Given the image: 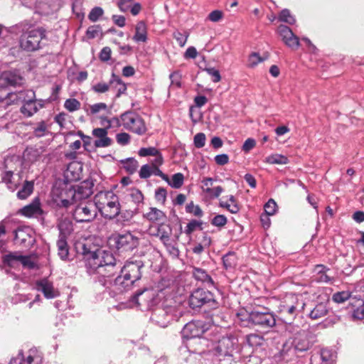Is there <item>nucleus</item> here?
Wrapping results in <instances>:
<instances>
[{
    "instance_id": "0e129e2a",
    "label": "nucleus",
    "mask_w": 364,
    "mask_h": 364,
    "mask_svg": "<svg viewBox=\"0 0 364 364\" xmlns=\"http://www.w3.org/2000/svg\"><path fill=\"white\" fill-rule=\"evenodd\" d=\"M173 37L176 40L178 44L183 47L186 45L188 34V33H182L179 31H176L173 33Z\"/></svg>"
},
{
    "instance_id": "9b49d317",
    "label": "nucleus",
    "mask_w": 364,
    "mask_h": 364,
    "mask_svg": "<svg viewBox=\"0 0 364 364\" xmlns=\"http://www.w3.org/2000/svg\"><path fill=\"white\" fill-rule=\"evenodd\" d=\"M252 311L249 316L250 321L261 328H271L276 323L274 316L267 309Z\"/></svg>"
},
{
    "instance_id": "e2e57ef3",
    "label": "nucleus",
    "mask_w": 364,
    "mask_h": 364,
    "mask_svg": "<svg viewBox=\"0 0 364 364\" xmlns=\"http://www.w3.org/2000/svg\"><path fill=\"white\" fill-rule=\"evenodd\" d=\"M263 60L264 59L261 58L258 53H253L249 56L248 65L251 68H254Z\"/></svg>"
},
{
    "instance_id": "20e7f679",
    "label": "nucleus",
    "mask_w": 364,
    "mask_h": 364,
    "mask_svg": "<svg viewBox=\"0 0 364 364\" xmlns=\"http://www.w3.org/2000/svg\"><path fill=\"white\" fill-rule=\"evenodd\" d=\"M94 203L101 214L107 218H114L120 211L118 197L112 191H100L94 198Z\"/></svg>"
},
{
    "instance_id": "bb28decb",
    "label": "nucleus",
    "mask_w": 364,
    "mask_h": 364,
    "mask_svg": "<svg viewBox=\"0 0 364 364\" xmlns=\"http://www.w3.org/2000/svg\"><path fill=\"white\" fill-rule=\"evenodd\" d=\"M223 197L220 201V206L226 208L231 213L235 214L239 212L240 206L234 196L230 195L227 196V200Z\"/></svg>"
},
{
    "instance_id": "4468645a",
    "label": "nucleus",
    "mask_w": 364,
    "mask_h": 364,
    "mask_svg": "<svg viewBox=\"0 0 364 364\" xmlns=\"http://www.w3.org/2000/svg\"><path fill=\"white\" fill-rule=\"evenodd\" d=\"M93 183L86 180L80 183L76 189H70L68 196H73V200L77 202L85 201L93 193Z\"/></svg>"
},
{
    "instance_id": "f704fd0d",
    "label": "nucleus",
    "mask_w": 364,
    "mask_h": 364,
    "mask_svg": "<svg viewBox=\"0 0 364 364\" xmlns=\"http://www.w3.org/2000/svg\"><path fill=\"white\" fill-rule=\"evenodd\" d=\"M328 312V307L326 303L318 304L309 313V316L313 319H318L324 316Z\"/></svg>"
},
{
    "instance_id": "f257e3e1",
    "label": "nucleus",
    "mask_w": 364,
    "mask_h": 364,
    "mask_svg": "<svg viewBox=\"0 0 364 364\" xmlns=\"http://www.w3.org/2000/svg\"><path fill=\"white\" fill-rule=\"evenodd\" d=\"M161 306L153 309L151 319L165 328L173 319L178 320L189 307L194 311H203L204 297H162Z\"/></svg>"
},
{
    "instance_id": "cd10ccee",
    "label": "nucleus",
    "mask_w": 364,
    "mask_h": 364,
    "mask_svg": "<svg viewBox=\"0 0 364 364\" xmlns=\"http://www.w3.org/2000/svg\"><path fill=\"white\" fill-rule=\"evenodd\" d=\"M3 262L11 269H18L21 265L20 252H10L3 256Z\"/></svg>"
},
{
    "instance_id": "2f4dec72",
    "label": "nucleus",
    "mask_w": 364,
    "mask_h": 364,
    "mask_svg": "<svg viewBox=\"0 0 364 364\" xmlns=\"http://www.w3.org/2000/svg\"><path fill=\"white\" fill-rule=\"evenodd\" d=\"M321 360V364H334L336 359V353L331 349H321L319 354Z\"/></svg>"
},
{
    "instance_id": "a18cd8bd",
    "label": "nucleus",
    "mask_w": 364,
    "mask_h": 364,
    "mask_svg": "<svg viewBox=\"0 0 364 364\" xmlns=\"http://www.w3.org/2000/svg\"><path fill=\"white\" fill-rule=\"evenodd\" d=\"M48 132V127L45 122L42 121L36 124L33 128V134L36 137H42L46 135Z\"/></svg>"
},
{
    "instance_id": "473e14b6",
    "label": "nucleus",
    "mask_w": 364,
    "mask_h": 364,
    "mask_svg": "<svg viewBox=\"0 0 364 364\" xmlns=\"http://www.w3.org/2000/svg\"><path fill=\"white\" fill-rule=\"evenodd\" d=\"M67 240V237H58L57 240L58 253L63 260H66L68 257L69 248Z\"/></svg>"
},
{
    "instance_id": "6e6d98bb",
    "label": "nucleus",
    "mask_w": 364,
    "mask_h": 364,
    "mask_svg": "<svg viewBox=\"0 0 364 364\" xmlns=\"http://www.w3.org/2000/svg\"><path fill=\"white\" fill-rule=\"evenodd\" d=\"M206 141V136L204 133H198L193 138L194 146L198 148H202L205 146Z\"/></svg>"
},
{
    "instance_id": "5701e85b",
    "label": "nucleus",
    "mask_w": 364,
    "mask_h": 364,
    "mask_svg": "<svg viewBox=\"0 0 364 364\" xmlns=\"http://www.w3.org/2000/svg\"><path fill=\"white\" fill-rule=\"evenodd\" d=\"M92 135L96 138L94 142L96 147H107L112 143V140L107 136V131H106V129H94L92 130Z\"/></svg>"
},
{
    "instance_id": "f03ea898",
    "label": "nucleus",
    "mask_w": 364,
    "mask_h": 364,
    "mask_svg": "<svg viewBox=\"0 0 364 364\" xmlns=\"http://www.w3.org/2000/svg\"><path fill=\"white\" fill-rule=\"evenodd\" d=\"M76 248L83 257L89 274H100L102 277L114 274L117 262L111 251L103 249L92 250L82 243H79Z\"/></svg>"
},
{
    "instance_id": "1a4fd4ad",
    "label": "nucleus",
    "mask_w": 364,
    "mask_h": 364,
    "mask_svg": "<svg viewBox=\"0 0 364 364\" xmlns=\"http://www.w3.org/2000/svg\"><path fill=\"white\" fill-rule=\"evenodd\" d=\"M348 301V308L353 311L352 316L355 319H364V300L360 297H331L327 301V304L331 305V303L334 304H343Z\"/></svg>"
},
{
    "instance_id": "f8f14e48",
    "label": "nucleus",
    "mask_w": 364,
    "mask_h": 364,
    "mask_svg": "<svg viewBox=\"0 0 364 364\" xmlns=\"http://www.w3.org/2000/svg\"><path fill=\"white\" fill-rule=\"evenodd\" d=\"M113 240L117 249L122 251H131L139 245V237L130 232L119 234Z\"/></svg>"
},
{
    "instance_id": "e433bc0d",
    "label": "nucleus",
    "mask_w": 364,
    "mask_h": 364,
    "mask_svg": "<svg viewBox=\"0 0 364 364\" xmlns=\"http://www.w3.org/2000/svg\"><path fill=\"white\" fill-rule=\"evenodd\" d=\"M115 285L119 290H127L133 285V282L124 277V274L118 276L115 279Z\"/></svg>"
},
{
    "instance_id": "a211bd4d",
    "label": "nucleus",
    "mask_w": 364,
    "mask_h": 364,
    "mask_svg": "<svg viewBox=\"0 0 364 364\" xmlns=\"http://www.w3.org/2000/svg\"><path fill=\"white\" fill-rule=\"evenodd\" d=\"M233 343L230 338L223 337L219 340L214 348V354L218 357H230L232 355Z\"/></svg>"
},
{
    "instance_id": "864d4df0",
    "label": "nucleus",
    "mask_w": 364,
    "mask_h": 364,
    "mask_svg": "<svg viewBox=\"0 0 364 364\" xmlns=\"http://www.w3.org/2000/svg\"><path fill=\"white\" fill-rule=\"evenodd\" d=\"M318 275L315 278V279L319 282H328L330 281L329 277L323 271L324 267L322 265H318L316 268Z\"/></svg>"
},
{
    "instance_id": "13d9d810",
    "label": "nucleus",
    "mask_w": 364,
    "mask_h": 364,
    "mask_svg": "<svg viewBox=\"0 0 364 364\" xmlns=\"http://www.w3.org/2000/svg\"><path fill=\"white\" fill-rule=\"evenodd\" d=\"M247 343L251 346H261L263 343V338L257 334H251L247 336Z\"/></svg>"
},
{
    "instance_id": "79ce46f5",
    "label": "nucleus",
    "mask_w": 364,
    "mask_h": 364,
    "mask_svg": "<svg viewBox=\"0 0 364 364\" xmlns=\"http://www.w3.org/2000/svg\"><path fill=\"white\" fill-rule=\"evenodd\" d=\"M279 20L282 22H285L288 24L293 25L296 23V19L294 16L291 15L289 9H283L279 15Z\"/></svg>"
},
{
    "instance_id": "aec40b11",
    "label": "nucleus",
    "mask_w": 364,
    "mask_h": 364,
    "mask_svg": "<svg viewBox=\"0 0 364 364\" xmlns=\"http://www.w3.org/2000/svg\"><path fill=\"white\" fill-rule=\"evenodd\" d=\"M9 297L12 304H20L22 309H36L40 306L42 301L41 297Z\"/></svg>"
},
{
    "instance_id": "7ed1b4c3",
    "label": "nucleus",
    "mask_w": 364,
    "mask_h": 364,
    "mask_svg": "<svg viewBox=\"0 0 364 364\" xmlns=\"http://www.w3.org/2000/svg\"><path fill=\"white\" fill-rule=\"evenodd\" d=\"M26 95L28 97V100L26 99V92H10L7 94L6 98H0V103L8 105L9 101L13 103L22 101L24 103L21 107V112L25 117H29L44 107L45 101L43 100H34L35 93L33 91H27Z\"/></svg>"
},
{
    "instance_id": "774afa93",
    "label": "nucleus",
    "mask_w": 364,
    "mask_h": 364,
    "mask_svg": "<svg viewBox=\"0 0 364 364\" xmlns=\"http://www.w3.org/2000/svg\"><path fill=\"white\" fill-rule=\"evenodd\" d=\"M158 153V149L155 147H146V148H141L139 150V155L140 156H148L156 155Z\"/></svg>"
},
{
    "instance_id": "a19ab883",
    "label": "nucleus",
    "mask_w": 364,
    "mask_h": 364,
    "mask_svg": "<svg viewBox=\"0 0 364 364\" xmlns=\"http://www.w3.org/2000/svg\"><path fill=\"white\" fill-rule=\"evenodd\" d=\"M2 181L4 182L7 188L11 191H15L18 187V183L13 181V172L6 171L2 176Z\"/></svg>"
},
{
    "instance_id": "ea45409f",
    "label": "nucleus",
    "mask_w": 364,
    "mask_h": 364,
    "mask_svg": "<svg viewBox=\"0 0 364 364\" xmlns=\"http://www.w3.org/2000/svg\"><path fill=\"white\" fill-rule=\"evenodd\" d=\"M168 183L174 188H179L183 184L184 176L181 173H177L172 176L171 180L168 178V180H166Z\"/></svg>"
},
{
    "instance_id": "4c0bfd02",
    "label": "nucleus",
    "mask_w": 364,
    "mask_h": 364,
    "mask_svg": "<svg viewBox=\"0 0 364 364\" xmlns=\"http://www.w3.org/2000/svg\"><path fill=\"white\" fill-rule=\"evenodd\" d=\"M33 183L30 181H26L22 188L17 193V197L19 199L23 200L28 198L33 192Z\"/></svg>"
},
{
    "instance_id": "69168bd1",
    "label": "nucleus",
    "mask_w": 364,
    "mask_h": 364,
    "mask_svg": "<svg viewBox=\"0 0 364 364\" xmlns=\"http://www.w3.org/2000/svg\"><path fill=\"white\" fill-rule=\"evenodd\" d=\"M227 221V218L225 215H218L213 218L211 223L216 227H223L226 225Z\"/></svg>"
},
{
    "instance_id": "c85d7f7f",
    "label": "nucleus",
    "mask_w": 364,
    "mask_h": 364,
    "mask_svg": "<svg viewBox=\"0 0 364 364\" xmlns=\"http://www.w3.org/2000/svg\"><path fill=\"white\" fill-rule=\"evenodd\" d=\"M36 288L44 294V296H55V291L53 284L47 279H43L36 283Z\"/></svg>"
},
{
    "instance_id": "8fccbe9b",
    "label": "nucleus",
    "mask_w": 364,
    "mask_h": 364,
    "mask_svg": "<svg viewBox=\"0 0 364 364\" xmlns=\"http://www.w3.org/2000/svg\"><path fill=\"white\" fill-rule=\"evenodd\" d=\"M201 225L202 222L193 220L188 223L184 232L186 235H190L197 229H202Z\"/></svg>"
},
{
    "instance_id": "4be33fe9",
    "label": "nucleus",
    "mask_w": 364,
    "mask_h": 364,
    "mask_svg": "<svg viewBox=\"0 0 364 364\" xmlns=\"http://www.w3.org/2000/svg\"><path fill=\"white\" fill-rule=\"evenodd\" d=\"M18 213L27 218L41 215L43 210L41 208L39 199L38 198H35L32 203L20 209Z\"/></svg>"
},
{
    "instance_id": "39448f33",
    "label": "nucleus",
    "mask_w": 364,
    "mask_h": 364,
    "mask_svg": "<svg viewBox=\"0 0 364 364\" xmlns=\"http://www.w3.org/2000/svg\"><path fill=\"white\" fill-rule=\"evenodd\" d=\"M106 304L110 314L133 308H137L141 311L151 309V305H143L139 301V297H109L106 300Z\"/></svg>"
},
{
    "instance_id": "0eeeda50",
    "label": "nucleus",
    "mask_w": 364,
    "mask_h": 364,
    "mask_svg": "<svg viewBox=\"0 0 364 364\" xmlns=\"http://www.w3.org/2000/svg\"><path fill=\"white\" fill-rule=\"evenodd\" d=\"M309 348L310 342L306 333L303 331L296 335L293 341H288L284 343L281 353L283 355L294 354L306 351Z\"/></svg>"
},
{
    "instance_id": "7c9ffc66",
    "label": "nucleus",
    "mask_w": 364,
    "mask_h": 364,
    "mask_svg": "<svg viewBox=\"0 0 364 364\" xmlns=\"http://www.w3.org/2000/svg\"><path fill=\"white\" fill-rule=\"evenodd\" d=\"M133 39L136 42H145L147 39L146 26L144 21L137 23L135 28V34Z\"/></svg>"
},
{
    "instance_id": "a878e982",
    "label": "nucleus",
    "mask_w": 364,
    "mask_h": 364,
    "mask_svg": "<svg viewBox=\"0 0 364 364\" xmlns=\"http://www.w3.org/2000/svg\"><path fill=\"white\" fill-rule=\"evenodd\" d=\"M143 216L147 220L152 223L164 220L166 218V214L162 210L154 207L149 208Z\"/></svg>"
},
{
    "instance_id": "603ef678",
    "label": "nucleus",
    "mask_w": 364,
    "mask_h": 364,
    "mask_svg": "<svg viewBox=\"0 0 364 364\" xmlns=\"http://www.w3.org/2000/svg\"><path fill=\"white\" fill-rule=\"evenodd\" d=\"M169 78L171 80V87H176L177 88L181 86V75L179 72L175 71L170 74Z\"/></svg>"
},
{
    "instance_id": "6e6552de",
    "label": "nucleus",
    "mask_w": 364,
    "mask_h": 364,
    "mask_svg": "<svg viewBox=\"0 0 364 364\" xmlns=\"http://www.w3.org/2000/svg\"><path fill=\"white\" fill-rule=\"evenodd\" d=\"M97 215V207L94 202L90 200L80 202L73 211V217L77 223L90 222Z\"/></svg>"
},
{
    "instance_id": "c756f323",
    "label": "nucleus",
    "mask_w": 364,
    "mask_h": 364,
    "mask_svg": "<svg viewBox=\"0 0 364 364\" xmlns=\"http://www.w3.org/2000/svg\"><path fill=\"white\" fill-rule=\"evenodd\" d=\"M109 85L117 91L116 97H120L122 94H124L127 90L126 84L124 83L121 78L114 73L112 74Z\"/></svg>"
},
{
    "instance_id": "9d476101",
    "label": "nucleus",
    "mask_w": 364,
    "mask_h": 364,
    "mask_svg": "<svg viewBox=\"0 0 364 364\" xmlns=\"http://www.w3.org/2000/svg\"><path fill=\"white\" fill-rule=\"evenodd\" d=\"M121 119L124 127L132 132L142 134L146 132V126L144 120L134 112H125L121 115Z\"/></svg>"
},
{
    "instance_id": "393cba45",
    "label": "nucleus",
    "mask_w": 364,
    "mask_h": 364,
    "mask_svg": "<svg viewBox=\"0 0 364 364\" xmlns=\"http://www.w3.org/2000/svg\"><path fill=\"white\" fill-rule=\"evenodd\" d=\"M59 237H68L73 231V222L69 218H61L58 223Z\"/></svg>"
},
{
    "instance_id": "bf43d9fd",
    "label": "nucleus",
    "mask_w": 364,
    "mask_h": 364,
    "mask_svg": "<svg viewBox=\"0 0 364 364\" xmlns=\"http://www.w3.org/2000/svg\"><path fill=\"white\" fill-rule=\"evenodd\" d=\"M152 173L153 166L148 164H145L141 167L139 174L141 178H148L151 176Z\"/></svg>"
},
{
    "instance_id": "49530a36",
    "label": "nucleus",
    "mask_w": 364,
    "mask_h": 364,
    "mask_svg": "<svg viewBox=\"0 0 364 364\" xmlns=\"http://www.w3.org/2000/svg\"><path fill=\"white\" fill-rule=\"evenodd\" d=\"M124 168L126 169V171L130 173H134L139 166L138 161L134 159H127L124 161Z\"/></svg>"
},
{
    "instance_id": "412c9836",
    "label": "nucleus",
    "mask_w": 364,
    "mask_h": 364,
    "mask_svg": "<svg viewBox=\"0 0 364 364\" xmlns=\"http://www.w3.org/2000/svg\"><path fill=\"white\" fill-rule=\"evenodd\" d=\"M204 333L200 321H191L186 323L183 330V336L187 338L200 337Z\"/></svg>"
},
{
    "instance_id": "2eb2a0df",
    "label": "nucleus",
    "mask_w": 364,
    "mask_h": 364,
    "mask_svg": "<svg viewBox=\"0 0 364 364\" xmlns=\"http://www.w3.org/2000/svg\"><path fill=\"white\" fill-rule=\"evenodd\" d=\"M42 358L36 349L28 352L19 351L16 356L11 358L9 364H41Z\"/></svg>"
},
{
    "instance_id": "09e8293b",
    "label": "nucleus",
    "mask_w": 364,
    "mask_h": 364,
    "mask_svg": "<svg viewBox=\"0 0 364 364\" xmlns=\"http://www.w3.org/2000/svg\"><path fill=\"white\" fill-rule=\"evenodd\" d=\"M223 261L226 269L232 268L236 264V256L234 253H228L223 256Z\"/></svg>"
},
{
    "instance_id": "4d7b16f0",
    "label": "nucleus",
    "mask_w": 364,
    "mask_h": 364,
    "mask_svg": "<svg viewBox=\"0 0 364 364\" xmlns=\"http://www.w3.org/2000/svg\"><path fill=\"white\" fill-rule=\"evenodd\" d=\"M62 299L55 301L54 305L56 309L64 311L68 308H70L69 297H61Z\"/></svg>"
},
{
    "instance_id": "dca6fc26",
    "label": "nucleus",
    "mask_w": 364,
    "mask_h": 364,
    "mask_svg": "<svg viewBox=\"0 0 364 364\" xmlns=\"http://www.w3.org/2000/svg\"><path fill=\"white\" fill-rule=\"evenodd\" d=\"M277 31L282 41L288 47L297 48L299 46V38L294 34L293 31L288 26L280 25Z\"/></svg>"
},
{
    "instance_id": "680f3d73",
    "label": "nucleus",
    "mask_w": 364,
    "mask_h": 364,
    "mask_svg": "<svg viewBox=\"0 0 364 364\" xmlns=\"http://www.w3.org/2000/svg\"><path fill=\"white\" fill-rule=\"evenodd\" d=\"M101 32V28L99 25H94L88 27L86 31V36L88 38H95Z\"/></svg>"
},
{
    "instance_id": "5fc2aeb1",
    "label": "nucleus",
    "mask_w": 364,
    "mask_h": 364,
    "mask_svg": "<svg viewBox=\"0 0 364 364\" xmlns=\"http://www.w3.org/2000/svg\"><path fill=\"white\" fill-rule=\"evenodd\" d=\"M129 196L131 200L135 204H139L143 202L144 196H143L142 193L138 189L132 190L130 193L129 194Z\"/></svg>"
},
{
    "instance_id": "338daca9",
    "label": "nucleus",
    "mask_w": 364,
    "mask_h": 364,
    "mask_svg": "<svg viewBox=\"0 0 364 364\" xmlns=\"http://www.w3.org/2000/svg\"><path fill=\"white\" fill-rule=\"evenodd\" d=\"M186 212L193 214L195 216L200 217L203 211L198 205H195L191 203L186 205Z\"/></svg>"
},
{
    "instance_id": "c9c22d12",
    "label": "nucleus",
    "mask_w": 364,
    "mask_h": 364,
    "mask_svg": "<svg viewBox=\"0 0 364 364\" xmlns=\"http://www.w3.org/2000/svg\"><path fill=\"white\" fill-rule=\"evenodd\" d=\"M264 162L269 164H287L289 163V159L284 155L274 154L266 157Z\"/></svg>"
},
{
    "instance_id": "f3484780",
    "label": "nucleus",
    "mask_w": 364,
    "mask_h": 364,
    "mask_svg": "<svg viewBox=\"0 0 364 364\" xmlns=\"http://www.w3.org/2000/svg\"><path fill=\"white\" fill-rule=\"evenodd\" d=\"M23 82V78L16 70L5 71L0 74V87L20 85Z\"/></svg>"
},
{
    "instance_id": "72a5a7b5",
    "label": "nucleus",
    "mask_w": 364,
    "mask_h": 364,
    "mask_svg": "<svg viewBox=\"0 0 364 364\" xmlns=\"http://www.w3.org/2000/svg\"><path fill=\"white\" fill-rule=\"evenodd\" d=\"M82 171V166L77 162H71L68 164L65 171L66 177H69L70 174L72 175V180H78L80 178V173Z\"/></svg>"
},
{
    "instance_id": "052dcab7",
    "label": "nucleus",
    "mask_w": 364,
    "mask_h": 364,
    "mask_svg": "<svg viewBox=\"0 0 364 364\" xmlns=\"http://www.w3.org/2000/svg\"><path fill=\"white\" fill-rule=\"evenodd\" d=\"M110 85L106 82H98L92 87V90L97 93H105L109 89Z\"/></svg>"
},
{
    "instance_id": "37998d69",
    "label": "nucleus",
    "mask_w": 364,
    "mask_h": 364,
    "mask_svg": "<svg viewBox=\"0 0 364 364\" xmlns=\"http://www.w3.org/2000/svg\"><path fill=\"white\" fill-rule=\"evenodd\" d=\"M80 102L75 98H70L65 100L64 103L65 108L70 112H75L80 108Z\"/></svg>"
},
{
    "instance_id": "58836bf2",
    "label": "nucleus",
    "mask_w": 364,
    "mask_h": 364,
    "mask_svg": "<svg viewBox=\"0 0 364 364\" xmlns=\"http://www.w3.org/2000/svg\"><path fill=\"white\" fill-rule=\"evenodd\" d=\"M193 274V277H195V279L198 281H201L203 282H207L209 284H213L212 279L207 274V272L202 269L194 268Z\"/></svg>"
},
{
    "instance_id": "423d86ee",
    "label": "nucleus",
    "mask_w": 364,
    "mask_h": 364,
    "mask_svg": "<svg viewBox=\"0 0 364 364\" xmlns=\"http://www.w3.org/2000/svg\"><path fill=\"white\" fill-rule=\"evenodd\" d=\"M46 37V30L38 27L23 32L20 37V46L26 51H35L41 48V41Z\"/></svg>"
},
{
    "instance_id": "c03bdc74",
    "label": "nucleus",
    "mask_w": 364,
    "mask_h": 364,
    "mask_svg": "<svg viewBox=\"0 0 364 364\" xmlns=\"http://www.w3.org/2000/svg\"><path fill=\"white\" fill-rule=\"evenodd\" d=\"M104 14V10L100 6H95L91 9L88 14V18L92 22L97 21Z\"/></svg>"
},
{
    "instance_id": "6ab92c4d",
    "label": "nucleus",
    "mask_w": 364,
    "mask_h": 364,
    "mask_svg": "<svg viewBox=\"0 0 364 364\" xmlns=\"http://www.w3.org/2000/svg\"><path fill=\"white\" fill-rule=\"evenodd\" d=\"M141 265L139 263L127 262L122 268L121 273L124 274L125 277L134 283V282L141 278Z\"/></svg>"
},
{
    "instance_id": "3c124183",
    "label": "nucleus",
    "mask_w": 364,
    "mask_h": 364,
    "mask_svg": "<svg viewBox=\"0 0 364 364\" xmlns=\"http://www.w3.org/2000/svg\"><path fill=\"white\" fill-rule=\"evenodd\" d=\"M277 203L273 199H269L264 206L267 216L273 215L277 210Z\"/></svg>"
},
{
    "instance_id": "b1692460",
    "label": "nucleus",
    "mask_w": 364,
    "mask_h": 364,
    "mask_svg": "<svg viewBox=\"0 0 364 364\" xmlns=\"http://www.w3.org/2000/svg\"><path fill=\"white\" fill-rule=\"evenodd\" d=\"M151 235L158 237L163 244H166L171 240L172 228L169 225L161 223L158 225L156 232Z\"/></svg>"
},
{
    "instance_id": "de8ad7c7",
    "label": "nucleus",
    "mask_w": 364,
    "mask_h": 364,
    "mask_svg": "<svg viewBox=\"0 0 364 364\" xmlns=\"http://www.w3.org/2000/svg\"><path fill=\"white\" fill-rule=\"evenodd\" d=\"M219 302L213 298L204 297L203 312H208L210 310L215 309L218 307Z\"/></svg>"
},
{
    "instance_id": "ddd939ff",
    "label": "nucleus",
    "mask_w": 364,
    "mask_h": 364,
    "mask_svg": "<svg viewBox=\"0 0 364 364\" xmlns=\"http://www.w3.org/2000/svg\"><path fill=\"white\" fill-rule=\"evenodd\" d=\"M14 234L15 244L18 246L28 248L35 242L33 230L28 226L19 227L14 231Z\"/></svg>"
}]
</instances>
